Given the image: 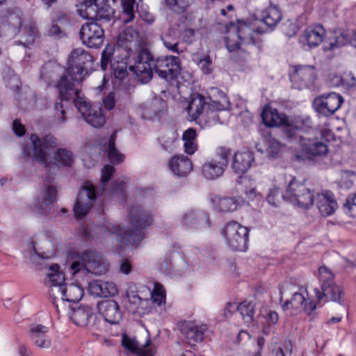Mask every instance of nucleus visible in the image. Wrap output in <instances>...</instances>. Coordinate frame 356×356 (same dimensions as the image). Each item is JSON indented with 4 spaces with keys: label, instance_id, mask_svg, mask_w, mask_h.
I'll use <instances>...</instances> for the list:
<instances>
[{
    "label": "nucleus",
    "instance_id": "nucleus-1",
    "mask_svg": "<svg viewBox=\"0 0 356 356\" xmlns=\"http://www.w3.org/2000/svg\"><path fill=\"white\" fill-rule=\"evenodd\" d=\"M152 54L145 48L139 49L136 55L127 53L121 60H114L111 69L114 77L120 81L124 80L128 75L127 69L135 75L138 82L147 83L152 79V70L150 61Z\"/></svg>",
    "mask_w": 356,
    "mask_h": 356
},
{
    "label": "nucleus",
    "instance_id": "nucleus-2",
    "mask_svg": "<svg viewBox=\"0 0 356 356\" xmlns=\"http://www.w3.org/2000/svg\"><path fill=\"white\" fill-rule=\"evenodd\" d=\"M233 32L239 41H233L230 36L225 38V43L227 50L229 52L236 51L232 56V59L236 63L245 61L249 56V53L241 49V44L254 45L259 49L261 48V40L259 38H255L254 34L264 33L265 31L261 27H257L252 29L250 24L242 19H238L237 24L234 22H229L225 25V33L231 34Z\"/></svg>",
    "mask_w": 356,
    "mask_h": 356
},
{
    "label": "nucleus",
    "instance_id": "nucleus-3",
    "mask_svg": "<svg viewBox=\"0 0 356 356\" xmlns=\"http://www.w3.org/2000/svg\"><path fill=\"white\" fill-rule=\"evenodd\" d=\"M127 217L131 229L122 230L123 228L118 225L113 227V234L122 245L136 246L145 238V230L152 225L153 218L151 213L144 210L140 205L130 208Z\"/></svg>",
    "mask_w": 356,
    "mask_h": 356
},
{
    "label": "nucleus",
    "instance_id": "nucleus-4",
    "mask_svg": "<svg viewBox=\"0 0 356 356\" xmlns=\"http://www.w3.org/2000/svg\"><path fill=\"white\" fill-rule=\"evenodd\" d=\"M23 24L22 13L18 8H8L0 11V38L12 39L19 35V43L24 47L35 41L36 33L32 26Z\"/></svg>",
    "mask_w": 356,
    "mask_h": 356
},
{
    "label": "nucleus",
    "instance_id": "nucleus-5",
    "mask_svg": "<svg viewBox=\"0 0 356 356\" xmlns=\"http://www.w3.org/2000/svg\"><path fill=\"white\" fill-rule=\"evenodd\" d=\"M318 273L321 289H314L318 301L320 302L325 298L327 301H332L343 307H348L343 287L335 283L334 274L325 266H320Z\"/></svg>",
    "mask_w": 356,
    "mask_h": 356
},
{
    "label": "nucleus",
    "instance_id": "nucleus-6",
    "mask_svg": "<svg viewBox=\"0 0 356 356\" xmlns=\"http://www.w3.org/2000/svg\"><path fill=\"white\" fill-rule=\"evenodd\" d=\"M92 56L81 48L73 49L67 58L66 72L70 76L73 84L82 82L92 70Z\"/></svg>",
    "mask_w": 356,
    "mask_h": 356
},
{
    "label": "nucleus",
    "instance_id": "nucleus-7",
    "mask_svg": "<svg viewBox=\"0 0 356 356\" xmlns=\"http://www.w3.org/2000/svg\"><path fill=\"white\" fill-rule=\"evenodd\" d=\"M293 287V284L288 282L279 286L280 303L282 309L286 311L289 309H298L302 308L307 316H312L317 307L316 303L312 299H307L302 293L293 291L292 289Z\"/></svg>",
    "mask_w": 356,
    "mask_h": 356
},
{
    "label": "nucleus",
    "instance_id": "nucleus-8",
    "mask_svg": "<svg viewBox=\"0 0 356 356\" xmlns=\"http://www.w3.org/2000/svg\"><path fill=\"white\" fill-rule=\"evenodd\" d=\"M220 232L230 250L238 252L248 250L250 229L247 227L230 220L225 223Z\"/></svg>",
    "mask_w": 356,
    "mask_h": 356
},
{
    "label": "nucleus",
    "instance_id": "nucleus-9",
    "mask_svg": "<svg viewBox=\"0 0 356 356\" xmlns=\"http://www.w3.org/2000/svg\"><path fill=\"white\" fill-rule=\"evenodd\" d=\"M150 64L152 72L171 83L177 81L182 70L181 59L176 56H159L156 59L152 56Z\"/></svg>",
    "mask_w": 356,
    "mask_h": 356
},
{
    "label": "nucleus",
    "instance_id": "nucleus-10",
    "mask_svg": "<svg viewBox=\"0 0 356 356\" xmlns=\"http://www.w3.org/2000/svg\"><path fill=\"white\" fill-rule=\"evenodd\" d=\"M288 201L299 208L309 209L314 203L315 191L293 177L287 186Z\"/></svg>",
    "mask_w": 356,
    "mask_h": 356
},
{
    "label": "nucleus",
    "instance_id": "nucleus-11",
    "mask_svg": "<svg viewBox=\"0 0 356 356\" xmlns=\"http://www.w3.org/2000/svg\"><path fill=\"white\" fill-rule=\"evenodd\" d=\"M343 102V97L340 94L331 92L316 97L312 106L317 117L327 118L340 108Z\"/></svg>",
    "mask_w": 356,
    "mask_h": 356
},
{
    "label": "nucleus",
    "instance_id": "nucleus-12",
    "mask_svg": "<svg viewBox=\"0 0 356 356\" xmlns=\"http://www.w3.org/2000/svg\"><path fill=\"white\" fill-rule=\"evenodd\" d=\"M232 149L225 147L216 149L215 157L202 166V174L207 179H215L222 176L227 167Z\"/></svg>",
    "mask_w": 356,
    "mask_h": 356
},
{
    "label": "nucleus",
    "instance_id": "nucleus-13",
    "mask_svg": "<svg viewBox=\"0 0 356 356\" xmlns=\"http://www.w3.org/2000/svg\"><path fill=\"white\" fill-rule=\"evenodd\" d=\"M55 87L58 91V98L55 102L54 108L56 112H60L61 116L60 120L62 122H65L66 118L65 117V110L64 108V102L67 104L71 99H76L80 96L81 90L75 88L73 81L69 80L67 76H63L56 82Z\"/></svg>",
    "mask_w": 356,
    "mask_h": 356
},
{
    "label": "nucleus",
    "instance_id": "nucleus-14",
    "mask_svg": "<svg viewBox=\"0 0 356 356\" xmlns=\"http://www.w3.org/2000/svg\"><path fill=\"white\" fill-rule=\"evenodd\" d=\"M301 152L295 155V161H314L325 156L328 152L327 145L317 138H306L300 137Z\"/></svg>",
    "mask_w": 356,
    "mask_h": 356
},
{
    "label": "nucleus",
    "instance_id": "nucleus-15",
    "mask_svg": "<svg viewBox=\"0 0 356 356\" xmlns=\"http://www.w3.org/2000/svg\"><path fill=\"white\" fill-rule=\"evenodd\" d=\"M97 196V187L90 181H86L83 184L73 208L76 219H82L88 214Z\"/></svg>",
    "mask_w": 356,
    "mask_h": 356
},
{
    "label": "nucleus",
    "instance_id": "nucleus-16",
    "mask_svg": "<svg viewBox=\"0 0 356 356\" xmlns=\"http://www.w3.org/2000/svg\"><path fill=\"white\" fill-rule=\"evenodd\" d=\"M218 98L209 97L210 102L207 103L206 110L201 115V120L205 124L211 126L220 122L218 112L231 110V103L228 96L221 90H216Z\"/></svg>",
    "mask_w": 356,
    "mask_h": 356
},
{
    "label": "nucleus",
    "instance_id": "nucleus-17",
    "mask_svg": "<svg viewBox=\"0 0 356 356\" xmlns=\"http://www.w3.org/2000/svg\"><path fill=\"white\" fill-rule=\"evenodd\" d=\"M30 140L34 148V159L44 165L45 168H51V163L48 162V150L57 147V139L51 134H47L40 138L37 134H32Z\"/></svg>",
    "mask_w": 356,
    "mask_h": 356
},
{
    "label": "nucleus",
    "instance_id": "nucleus-18",
    "mask_svg": "<svg viewBox=\"0 0 356 356\" xmlns=\"http://www.w3.org/2000/svg\"><path fill=\"white\" fill-rule=\"evenodd\" d=\"M107 2L108 0H85L86 18L96 22L111 21L115 10Z\"/></svg>",
    "mask_w": 356,
    "mask_h": 356
},
{
    "label": "nucleus",
    "instance_id": "nucleus-19",
    "mask_svg": "<svg viewBox=\"0 0 356 356\" xmlns=\"http://www.w3.org/2000/svg\"><path fill=\"white\" fill-rule=\"evenodd\" d=\"M289 76L292 88L302 90L314 85L316 78L315 67L312 65H293Z\"/></svg>",
    "mask_w": 356,
    "mask_h": 356
},
{
    "label": "nucleus",
    "instance_id": "nucleus-20",
    "mask_svg": "<svg viewBox=\"0 0 356 356\" xmlns=\"http://www.w3.org/2000/svg\"><path fill=\"white\" fill-rule=\"evenodd\" d=\"M74 104L88 124L95 128H100L106 122V118L101 107L92 106L84 97H78L74 99Z\"/></svg>",
    "mask_w": 356,
    "mask_h": 356
},
{
    "label": "nucleus",
    "instance_id": "nucleus-21",
    "mask_svg": "<svg viewBox=\"0 0 356 356\" xmlns=\"http://www.w3.org/2000/svg\"><path fill=\"white\" fill-rule=\"evenodd\" d=\"M82 43L89 48L97 49L104 41V31L100 24L90 21L83 24L79 31Z\"/></svg>",
    "mask_w": 356,
    "mask_h": 356
},
{
    "label": "nucleus",
    "instance_id": "nucleus-22",
    "mask_svg": "<svg viewBox=\"0 0 356 356\" xmlns=\"http://www.w3.org/2000/svg\"><path fill=\"white\" fill-rule=\"evenodd\" d=\"M70 318L78 326L93 329L98 328L101 323V318L88 305H81L76 308H72Z\"/></svg>",
    "mask_w": 356,
    "mask_h": 356
},
{
    "label": "nucleus",
    "instance_id": "nucleus-23",
    "mask_svg": "<svg viewBox=\"0 0 356 356\" xmlns=\"http://www.w3.org/2000/svg\"><path fill=\"white\" fill-rule=\"evenodd\" d=\"M182 336L186 340V342L191 346H195L197 343H201L204 339V333L207 330L205 324H197L195 321H183L177 324Z\"/></svg>",
    "mask_w": 356,
    "mask_h": 356
},
{
    "label": "nucleus",
    "instance_id": "nucleus-24",
    "mask_svg": "<svg viewBox=\"0 0 356 356\" xmlns=\"http://www.w3.org/2000/svg\"><path fill=\"white\" fill-rule=\"evenodd\" d=\"M180 223L188 229L209 228L211 226L208 212L200 209H188L183 212L180 218Z\"/></svg>",
    "mask_w": 356,
    "mask_h": 356
},
{
    "label": "nucleus",
    "instance_id": "nucleus-25",
    "mask_svg": "<svg viewBox=\"0 0 356 356\" xmlns=\"http://www.w3.org/2000/svg\"><path fill=\"white\" fill-rule=\"evenodd\" d=\"M63 76H70L66 72V69L54 60L46 62L41 67L40 79L47 83V86H51L53 83L55 86Z\"/></svg>",
    "mask_w": 356,
    "mask_h": 356
},
{
    "label": "nucleus",
    "instance_id": "nucleus-26",
    "mask_svg": "<svg viewBox=\"0 0 356 356\" xmlns=\"http://www.w3.org/2000/svg\"><path fill=\"white\" fill-rule=\"evenodd\" d=\"M353 29H345L339 27L330 31V35L328 38V46L327 50L334 51L337 49L345 47H352L353 38Z\"/></svg>",
    "mask_w": 356,
    "mask_h": 356
},
{
    "label": "nucleus",
    "instance_id": "nucleus-27",
    "mask_svg": "<svg viewBox=\"0 0 356 356\" xmlns=\"http://www.w3.org/2000/svg\"><path fill=\"white\" fill-rule=\"evenodd\" d=\"M97 309L105 321L110 324H118L122 319L120 305L114 300L107 299L101 301L97 305Z\"/></svg>",
    "mask_w": 356,
    "mask_h": 356
},
{
    "label": "nucleus",
    "instance_id": "nucleus-28",
    "mask_svg": "<svg viewBox=\"0 0 356 356\" xmlns=\"http://www.w3.org/2000/svg\"><path fill=\"white\" fill-rule=\"evenodd\" d=\"M326 35V30L321 24H314L307 27L300 38V42L307 44L309 49L320 45Z\"/></svg>",
    "mask_w": 356,
    "mask_h": 356
},
{
    "label": "nucleus",
    "instance_id": "nucleus-29",
    "mask_svg": "<svg viewBox=\"0 0 356 356\" xmlns=\"http://www.w3.org/2000/svg\"><path fill=\"white\" fill-rule=\"evenodd\" d=\"M254 164V152L251 150L237 151L233 156L231 167L234 173L243 175Z\"/></svg>",
    "mask_w": 356,
    "mask_h": 356
},
{
    "label": "nucleus",
    "instance_id": "nucleus-30",
    "mask_svg": "<svg viewBox=\"0 0 356 356\" xmlns=\"http://www.w3.org/2000/svg\"><path fill=\"white\" fill-rule=\"evenodd\" d=\"M314 201L320 214L323 217L332 215L338 208L334 195L328 190L317 193Z\"/></svg>",
    "mask_w": 356,
    "mask_h": 356
},
{
    "label": "nucleus",
    "instance_id": "nucleus-31",
    "mask_svg": "<svg viewBox=\"0 0 356 356\" xmlns=\"http://www.w3.org/2000/svg\"><path fill=\"white\" fill-rule=\"evenodd\" d=\"M262 122L269 128L280 127L288 122V115L269 105H266L261 113Z\"/></svg>",
    "mask_w": 356,
    "mask_h": 356
},
{
    "label": "nucleus",
    "instance_id": "nucleus-32",
    "mask_svg": "<svg viewBox=\"0 0 356 356\" xmlns=\"http://www.w3.org/2000/svg\"><path fill=\"white\" fill-rule=\"evenodd\" d=\"M172 172L178 177L186 176L193 169V163L186 156H175L169 161Z\"/></svg>",
    "mask_w": 356,
    "mask_h": 356
},
{
    "label": "nucleus",
    "instance_id": "nucleus-33",
    "mask_svg": "<svg viewBox=\"0 0 356 356\" xmlns=\"http://www.w3.org/2000/svg\"><path fill=\"white\" fill-rule=\"evenodd\" d=\"M86 259L85 269L93 274L101 275L106 271V268L102 261L100 255L96 252L87 250L84 252Z\"/></svg>",
    "mask_w": 356,
    "mask_h": 356
},
{
    "label": "nucleus",
    "instance_id": "nucleus-34",
    "mask_svg": "<svg viewBox=\"0 0 356 356\" xmlns=\"http://www.w3.org/2000/svg\"><path fill=\"white\" fill-rule=\"evenodd\" d=\"M261 17L264 23L266 26V29L262 28L265 31L264 33L267 32L268 29L272 31L282 17L279 6L272 4L262 12Z\"/></svg>",
    "mask_w": 356,
    "mask_h": 356
},
{
    "label": "nucleus",
    "instance_id": "nucleus-35",
    "mask_svg": "<svg viewBox=\"0 0 356 356\" xmlns=\"http://www.w3.org/2000/svg\"><path fill=\"white\" fill-rule=\"evenodd\" d=\"M48 332L49 328L40 324L31 327L30 333L33 343L40 348H49L51 346V340L47 335Z\"/></svg>",
    "mask_w": 356,
    "mask_h": 356
},
{
    "label": "nucleus",
    "instance_id": "nucleus-36",
    "mask_svg": "<svg viewBox=\"0 0 356 356\" xmlns=\"http://www.w3.org/2000/svg\"><path fill=\"white\" fill-rule=\"evenodd\" d=\"M205 105L207 103L204 97L199 93L194 94L187 106V112L193 120H197L204 113Z\"/></svg>",
    "mask_w": 356,
    "mask_h": 356
},
{
    "label": "nucleus",
    "instance_id": "nucleus-37",
    "mask_svg": "<svg viewBox=\"0 0 356 356\" xmlns=\"http://www.w3.org/2000/svg\"><path fill=\"white\" fill-rule=\"evenodd\" d=\"M215 208L222 213L236 211L240 205L238 199L234 197H216L213 200Z\"/></svg>",
    "mask_w": 356,
    "mask_h": 356
},
{
    "label": "nucleus",
    "instance_id": "nucleus-38",
    "mask_svg": "<svg viewBox=\"0 0 356 356\" xmlns=\"http://www.w3.org/2000/svg\"><path fill=\"white\" fill-rule=\"evenodd\" d=\"M62 299L70 302H79L83 294L84 291L83 288L74 284H70L65 287H61Z\"/></svg>",
    "mask_w": 356,
    "mask_h": 356
},
{
    "label": "nucleus",
    "instance_id": "nucleus-39",
    "mask_svg": "<svg viewBox=\"0 0 356 356\" xmlns=\"http://www.w3.org/2000/svg\"><path fill=\"white\" fill-rule=\"evenodd\" d=\"M73 161L72 152L66 148H58L54 153L53 164L56 166L70 167Z\"/></svg>",
    "mask_w": 356,
    "mask_h": 356
},
{
    "label": "nucleus",
    "instance_id": "nucleus-40",
    "mask_svg": "<svg viewBox=\"0 0 356 356\" xmlns=\"http://www.w3.org/2000/svg\"><path fill=\"white\" fill-rule=\"evenodd\" d=\"M132 34L131 29H124L118 35L117 40V47L118 49H122L125 54L130 53V55H136L131 49Z\"/></svg>",
    "mask_w": 356,
    "mask_h": 356
},
{
    "label": "nucleus",
    "instance_id": "nucleus-41",
    "mask_svg": "<svg viewBox=\"0 0 356 356\" xmlns=\"http://www.w3.org/2000/svg\"><path fill=\"white\" fill-rule=\"evenodd\" d=\"M165 104L162 99H155L145 105L143 109V116L146 119L153 120L155 118L160 117L161 110L160 106Z\"/></svg>",
    "mask_w": 356,
    "mask_h": 356
},
{
    "label": "nucleus",
    "instance_id": "nucleus-42",
    "mask_svg": "<svg viewBox=\"0 0 356 356\" xmlns=\"http://www.w3.org/2000/svg\"><path fill=\"white\" fill-rule=\"evenodd\" d=\"M177 133L173 129L166 130L163 134L158 138L161 148L169 152L173 150V144L177 139Z\"/></svg>",
    "mask_w": 356,
    "mask_h": 356
},
{
    "label": "nucleus",
    "instance_id": "nucleus-43",
    "mask_svg": "<svg viewBox=\"0 0 356 356\" xmlns=\"http://www.w3.org/2000/svg\"><path fill=\"white\" fill-rule=\"evenodd\" d=\"M287 189L286 190L285 194L283 191L277 188L273 187L269 190L268 194L266 197V201L269 204L277 207L280 206L282 201H288Z\"/></svg>",
    "mask_w": 356,
    "mask_h": 356
},
{
    "label": "nucleus",
    "instance_id": "nucleus-44",
    "mask_svg": "<svg viewBox=\"0 0 356 356\" xmlns=\"http://www.w3.org/2000/svg\"><path fill=\"white\" fill-rule=\"evenodd\" d=\"M281 127H282V133L284 138L287 139L289 142L297 140L300 142V137L302 136L298 134L300 130L292 121H289V119L288 118V122Z\"/></svg>",
    "mask_w": 356,
    "mask_h": 356
},
{
    "label": "nucleus",
    "instance_id": "nucleus-45",
    "mask_svg": "<svg viewBox=\"0 0 356 356\" xmlns=\"http://www.w3.org/2000/svg\"><path fill=\"white\" fill-rule=\"evenodd\" d=\"M237 311L241 314L246 323L254 321V305L251 302L243 301L237 306Z\"/></svg>",
    "mask_w": 356,
    "mask_h": 356
},
{
    "label": "nucleus",
    "instance_id": "nucleus-46",
    "mask_svg": "<svg viewBox=\"0 0 356 356\" xmlns=\"http://www.w3.org/2000/svg\"><path fill=\"white\" fill-rule=\"evenodd\" d=\"M193 0H165L167 7L174 13L182 14L193 3Z\"/></svg>",
    "mask_w": 356,
    "mask_h": 356
},
{
    "label": "nucleus",
    "instance_id": "nucleus-47",
    "mask_svg": "<svg viewBox=\"0 0 356 356\" xmlns=\"http://www.w3.org/2000/svg\"><path fill=\"white\" fill-rule=\"evenodd\" d=\"M57 190L53 186H48L46 188L42 202L35 203V207L38 209H44V206L52 204L56 201Z\"/></svg>",
    "mask_w": 356,
    "mask_h": 356
},
{
    "label": "nucleus",
    "instance_id": "nucleus-48",
    "mask_svg": "<svg viewBox=\"0 0 356 356\" xmlns=\"http://www.w3.org/2000/svg\"><path fill=\"white\" fill-rule=\"evenodd\" d=\"M136 0H121L122 13L124 15L123 22L125 24L131 22L135 18L134 6Z\"/></svg>",
    "mask_w": 356,
    "mask_h": 356
},
{
    "label": "nucleus",
    "instance_id": "nucleus-49",
    "mask_svg": "<svg viewBox=\"0 0 356 356\" xmlns=\"http://www.w3.org/2000/svg\"><path fill=\"white\" fill-rule=\"evenodd\" d=\"M115 52V46L111 44H107L102 52V57H101V68L102 70L105 71L106 70L108 64L111 66L112 63H113V54Z\"/></svg>",
    "mask_w": 356,
    "mask_h": 356
},
{
    "label": "nucleus",
    "instance_id": "nucleus-50",
    "mask_svg": "<svg viewBox=\"0 0 356 356\" xmlns=\"http://www.w3.org/2000/svg\"><path fill=\"white\" fill-rule=\"evenodd\" d=\"M282 144L274 138H270L267 142L266 152L270 159H278L281 154Z\"/></svg>",
    "mask_w": 356,
    "mask_h": 356
},
{
    "label": "nucleus",
    "instance_id": "nucleus-51",
    "mask_svg": "<svg viewBox=\"0 0 356 356\" xmlns=\"http://www.w3.org/2000/svg\"><path fill=\"white\" fill-rule=\"evenodd\" d=\"M115 168L109 164L106 165L102 171L101 176V189H97L98 195L102 194L104 191L105 187L107 186L111 178L113 177L115 173Z\"/></svg>",
    "mask_w": 356,
    "mask_h": 356
},
{
    "label": "nucleus",
    "instance_id": "nucleus-52",
    "mask_svg": "<svg viewBox=\"0 0 356 356\" xmlns=\"http://www.w3.org/2000/svg\"><path fill=\"white\" fill-rule=\"evenodd\" d=\"M343 212L353 218H356V193L350 194L343 205Z\"/></svg>",
    "mask_w": 356,
    "mask_h": 356
},
{
    "label": "nucleus",
    "instance_id": "nucleus-53",
    "mask_svg": "<svg viewBox=\"0 0 356 356\" xmlns=\"http://www.w3.org/2000/svg\"><path fill=\"white\" fill-rule=\"evenodd\" d=\"M121 343L123 347L133 354H138L142 348V346L139 345L138 341L135 338H131L126 334L122 335Z\"/></svg>",
    "mask_w": 356,
    "mask_h": 356
},
{
    "label": "nucleus",
    "instance_id": "nucleus-54",
    "mask_svg": "<svg viewBox=\"0 0 356 356\" xmlns=\"http://www.w3.org/2000/svg\"><path fill=\"white\" fill-rule=\"evenodd\" d=\"M126 296L128 300V305H126L127 309L130 312L135 313L138 306L141 305L143 299L133 291H127Z\"/></svg>",
    "mask_w": 356,
    "mask_h": 356
},
{
    "label": "nucleus",
    "instance_id": "nucleus-55",
    "mask_svg": "<svg viewBox=\"0 0 356 356\" xmlns=\"http://www.w3.org/2000/svg\"><path fill=\"white\" fill-rule=\"evenodd\" d=\"M70 257L72 259H77V260L73 261L70 264V268L74 271V273H79L81 268L85 269L86 259L84 252L81 255L77 252H72Z\"/></svg>",
    "mask_w": 356,
    "mask_h": 356
},
{
    "label": "nucleus",
    "instance_id": "nucleus-56",
    "mask_svg": "<svg viewBox=\"0 0 356 356\" xmlns=\"http://www.w3.org/2000/svg\"><path fill=\"white\" fill-rule=\"evenodd\" d=\"M337 79V86L341 85L346 88H356V78L351 72H346Z\"/></svg>",
    "mask_w": 356,
    "mask_h": 356
},
{
    "label": "nucleus",
    "instance_id": "nucleus-57",
    "mask_svg": "<svg viewBox=\"0 0 356 356\" xmlns=\"http://www.w3.org/2000/svg\"><path fill=\"white\" fill-rule=\"evenodd\" d=\"M293 351V344L290 339H285L282 343V347L274 348L273 350V356H291Z\"/></svg>",
    "mask_w": 356,
    "mask_h": 356
},
{
    "label": "nucleus",
    "instance_id": "nucleus-58",
    "mask_svg": "<svg viewBox=\"0 0 356 356\" xmlns=\"http://www.w3.org/2000/svg\"><path fill=\"white\" fill-rule=\"evenodd\" d=\"M197 65L204 74L209 75L212 73V60L210 56H204L197 61Z\"/></svg>",
    "mask_w": 356,
    "mask_h": 356
},
{
    "label": "nucleus",
    "instance_id": "nucleus-59",
    "mask_svg": "<svg viewBox=\"0 0 356 356\" xmlns=\"http://www.w3.org/2000/svg\"><path fill=\"white\" fill-rule=\"evenodd\" d=\"M107 156L110 162L115 165L121 163L124 159V156L118 151L116 147H108Z\"/></svg>",
    "mask_w": 356,
    "mask_h": 356
},
{
    "label": "nucleus",
    "instance_id": "nucleus-60",
    "mask_svg": "<svg viewBox=\"0 0 356 356\" xmlns=\"http://www.w3.org/2000/svg\"><path fill=\"white\" fill-rule=\"evenodd\" d=\"M51 20L64 27L70 24V16L67 12L60 10L55 12Z\"/></svg>",
    "mask_w": 356,
    "mask_h": 356
},
{
    "label": "nucleus",
    "instance_id": "nucleus-61",
    "mask_svg": "<svg viewBox=\"0 0 356 356\" xmlns=\"http://www.w3.org/2000/svg\"><path fill=\"white\" fill-rule=\"evenodd\" d=\"M48 277L52 286H58L61 291V287H65V275L63 272H57V273H49Z\"/></svg>",
    "mask_w": 356,
    "mask_h": 356
},
{
    "label": "nucleus",
    "instance_id": "nucleus-62",
    "mask_svg": "<svg viewBox=\"0 0 356 356\" xmlns=\"http://www.w3.org/2000/svg\"><path fill=\"white\" fill-rule=\"evenodd\" d=\"M127 184L123 180L116 179L111 184V190L114 193L120 195L123 198H126Z\"/></svg>",
    "mask_w": 356,
    "mask_h": 356
},
{
    "label": "nucleus",
    "instance_id": "nucleus-63",
    "mask_svg": "<svg viewBox=\"0 0 356 356\" xmlns=\"http://www.w3.org/2000/svg\"><path fill=\"white\" fill-rule=\"evenodd\" d=\"M102 297L113 296L118 293V288L112 282L102 281Z\"/></svg>",
    "mask_w": 356,
    "mask_h": 356
},
{
    "label": "nucleus",
    "instance_id": "nucleus-64",
    "mask_svg": "<svg viewBox=\"0 0 356 356\" xmlns=\"http://www.w3.org/2000/svg\"><path fill=\"white\" fill-rule=\"evenodd\" d=\"M48 33L49 35L54 36L58 38H60L66 35L63 30V27L52 20Z\"/></svg>",
    "mask_w": 356,
    "mask_h": 356
}]
</instances>
